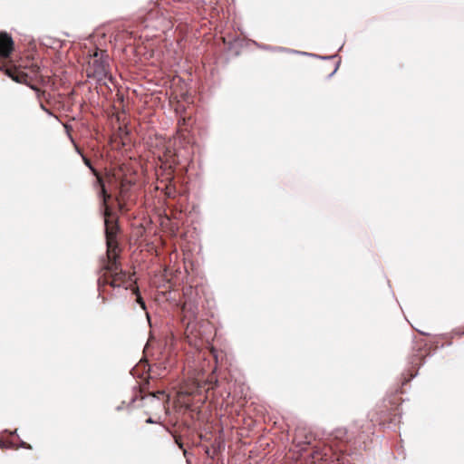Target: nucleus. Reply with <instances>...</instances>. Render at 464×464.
I'll use <instances>...</instances> for the list:
<instances>
[{
	"instance_id": "1",
	"label": "nucleus",
	"mask_w": 464,
	"mask_h": 464,
	"mask_svg": "<svg viewBox=\"0 0 464 464\" xmlns=\"http://www.w3.org/2000/svg\"><path fill=\"white\" fill-rule=\"evenodd\" d=\"M92 67L93 77L97 80V82H105L108 78L111 80V76L109 75V63L107 59L103 57L99 58L97 52L94 53V59L92 61Z\"/></svg>"
},
{
	"instance_id": "2",
	"label": "nucleus",
	"mask_w": 464,
	"mask_h": 464,
	"mask_svg": "<svg viewBox=\"0 0 464 464\" xmlns=\"http://www.w3.org/2000/svg\"><path fill=\"white\" fill-rule=\"evenodd\" d=\"M104 214L106 217L104 219V223H105V233H106V238H107V245H108V247L111 248L113 246V243H114L113 239L116 236L118 227L114 220H112L107 217L108 216L107 208L105 209Z\"/></svg>"
},
{
	"instance_id": "3",
	"label": "nucleus",
	"mask_w": 464,
	"mask_h": 464,
	"mask_svg": "<svg viewBox=\"0 0 464 464\" xmlns=\"http://www.w3.org/2000/svg\"><path fill=\"white\" fill-rule=\"evenodd\" d=\"M14 42L12 37L6 34H0V55L8 57L13 50Z\"/></svg>"
},
{
	"instance_id": "4",
	"label": "nucleus",
	"mask_w": 464,
	"mask_h": 464,
	"mask_svg": "<svg viewBox=\"0 0 464 464\" xmlns=\"http://www.w3.org/2000/svg\"><path fill=\"white\" fill-rule=\"evenodd\" d=\"M258 47L260 49L266 50V51L293 53H297V54H301V55H312L310 53L290 50V49H287L285 47H276V46H271V45H258Z\"/></svg>"
},
{
	"instance_id": "5",
	"label": "nucleus",
	"mask_w": 464,
	"mask_h": 464,
	"mask_svg": "<svg viewBox=\"0 0 464 464\" xmlns=\"http://www.w3.org/2000/svg\"><path fill=\"white\" fill-rule=\"evenodd\" d=\"M101 194L102 196V199H103V204H106V201H107V198H110V195H108L106 193V190H105V188L104 186L102 185V191H101Z\"/></svg>"
},
{
	"instance_id": "6",
	"label": "nucleus",
	"mask_w": 464,
	"mask_h": 464,
	"mask_svg": "<svg viewBox=\"0 0 464 464\" xmlns=\"http://www.w3.org/2000/svg\"><path fill=\"white\" fill-rule=\"evenodd\" d=\"M311 54H312L311 56L319 58V59H323V60H325V59H328V58H333V55H330V57H327V56H319V55H315V54H313V53H311Z\"/></svg>"
},
{
	"instance_id": "7",
	"label": "nucleus",
	"mask_w": 464,
	"mask_h": 464,
	"mask_svg": "<svg viewBox=\"0 0 464 464\" xmlns=\"http://www.w3.org/2000/svg\"><path fill=\"white\" fill-rule=\"evenodd\" d=\"M82 159L84 160L85 165L88 166L91 169H92L90 160L88 159H86L85 157H82Z\"/></svg>"
},
{
	"instance_id": "8",
	"label": "nucleus",
	"mask_w": 464,
	"mask_h": 464,
	"mask_svg": "<svg viewBox=\"0 0 464 464\" xmlns=\"http://www.w3.org/2000/svg\"><path fill=\"white\" fill-rule=\"evenodd\" d=\"M9 76L16 82H20V79L17 76H14L11 73H9Z\"/></svg>"
},
{
	"instance_id": "9",
	"label": "nucleus",
	"mask_w": 464,
	"mask_h": 464,
	"mask_svg": "<svg viewBox=\"0 0 464 464\" xmlns=\"http://www.w3.org/2000/svg\"><path fill=\"white\" fill-rule=\"evenodd\" d=\"M21 447H23V448H27V449H31V446H30V445H27L24 441H21Z\"/></svg>"
},
{
	"instance_id": "10",
	"label": "nucleus",
	"mask_w": 464,
	"mask_h": 464,
	"mask_svg": "<svg viewBox=\"0 0 464 464\" xmlns=\"http://www.w3.org/2000/svg\"><path fill=\"white\" fill-rule=\"evenodd\" d=\"M337 69H338V64L336 65V67L334 68V71L329 74V76H328V77H329V78H331V77H332V76L336 72Z\"/></svg>"
},
{
	"instance_id": "11",
	"label": "nucleus",
	"mask_w": 464,
	"mask_h": 464,
	"mask_svg": "<svg viewBox=\"0 0 464 464\" xmlns=\"http://www.w3.org/2000/svg\"><path fill=\"white\" fill-rule=\"evenodd\" d=\"M146 422H147V423H150V424H151V423H155V421L152 420V418H149V419H147Z\"/></svg>"
},
{
	"instance_id": "12",
	"label": "nucleus",
	"mask_w": 464,
	"mask_h": 464,
	"mask_svg": "<svg viewBox=\"0 0 464 464\" xmlns=\"http://www.w3.org/2000/svg\"><path fill=\"white\" fill-rule=\"evenodd\" d=\"M176 442H177V444L179 445V447L180 449H182V447H183L182 443H179V442L178 441V440H176Z\"/></svg>"
},
{
	"instance_id": "13",
	"label": "nucleus",
	"mask_w": 464,
	"mask_h": 464,
	"mask_svg": "<svg viewBox=\"0 0 464 464\" xmlns=\"http://www.w3.org/2000/svg\"><path fill=\"white\" fill-rule=\"evenodd\" d=\"M41 108H42L44 111H45L49 112V111H48V110H47V109H46L43 104H41Z\"/></svg>"
},
{
	"instance_id": "14",
	"label": "nucleus",
	"mask_w": 464,
	"mask_h": 464,
	"mask_svg": "<svg viewBox=\"0 0 464 464\" xmlns=\"http://www.w3.org/2000/svg\"><path fill=\"white\" fill-rule=\"evenodd\" d=\"M122 409V406H118L117 411H121Z\"/></svg>"
},
{
	"instance_id": "15",
	"label": "nucleus",
	"mask_w": 464,
	"mask_h": 464,
	"mask_svg": "<svg viewBox=\"0 0 464 464\" xmlns=\"http://www.w3.org/2000/svg\"><path fill=\"white\" fill-rule=\"evenodd\" d=\"M4 447V442L0 441V448Z\"/></svg>"
},
{
	"instance_id": "16",
	"label": "nucleus",
	"mask_w": 464,
	"mask_h": 464,
	"mask_svg": "<svg viewBox=\"0 0 464 464\" xmlns=\"http://www.w3.org/2000/svg\"><path fill=\"white\" fill-rule=\"evenodd\" d=\"M111 285L112 286H116L115 282H111Z\"/></svg>"
}]
</instances>
